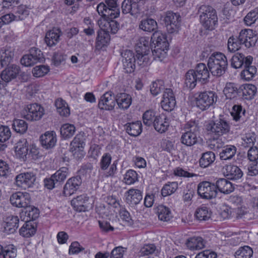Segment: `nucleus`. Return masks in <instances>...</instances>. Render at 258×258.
<instances>
[{
	"label": "nucleus",
	"instance_id": "obj_24",
	"mask_svg": "<svg viewBox=\"0 0 258 258\" xmlns=\"http://www.w3.org/2000/svg\"><path fill=\"white\" fill-rule=\"evenodd\" d=\"M245 111L242 109L241 105H235L233 106L232 111L231 112L233 119L236 121H239L244 127L248 125L245 117Z\"/></svg>",
	"mask_w": 258,
	"mask_h": 258
},
{
	"label": "nucleus",
	"instance_id": "obj_57",
	"mask_svg": "<svg viewBox=\"0 0 258 258\" xmlns=\"http://www.w3.org/2000/svg\"><path fill=\"white\" fill-rule=\"evenodd\" d=\"M164 82L162 80H157L152 83L150 86L151 93L154 96L158 95L162 90L165 89L164 87Z\"/></svg>",
	"mask_w": 258,
	"mask_h": 258
},
{
	"label": "nucleus",
	"instance_id": "obj_10",
	"mask_svg": "<svg viewBox=\"0 0 258 258\" xmlns=\"http://www.w3.org/2000/svg\"><path fill=\"white\" fill-rule=\"evenodd\" d=\"M25 109L23 117L27 120H39L44 114V108L37 103L27 105Z\"/></svg>",
	"mask_w": 258,
	"mask_h": 258
},
{
	"label": "nucleus",
	"instance_id": "obj_34",
	"mask_svg": "<svg viewBox=\"0 0 258 258\" xmlns=\"http://www.w3.org/2000/svg\"><path fill=\"white\" fill-rule=\"evenodd\" d=\"M36 231V225L32 221H26L19 230L21 235L25 237H30L35 234Z\"/></svg>",
	"mask_w": 258,
	"mask_h": 258
},
{
	"label": "nucleus",
	"instance_id": "obj_53",
	"mask_svg": "<svg viewBox=\"0 0 258 258\" xmlns=\"http://www.w3.org/2000/svg\"><path fill=\"white\" fill-rule=\"evenodd\" d=\"M177 182H169L166 183L161 189V195L163 197L169 196L174 192L178 188Z\"/></svg>",
	"mask_w": 258,
	"mask_h": 258
},
{
	"label": "nucleus",
	"instance_id": "obj_47",
	"mask_svg": "<svg viewBox=\"0 0 258 258\" xmlns=\"http://www.w3.org/2000/svg\"><path fill=\"white\" fill-rule=\"evenodd\" d=\"M158 215L159 219L164 222H168L172 218L170 209L163 205L158 207Z\"/></svg>",
	"mask_w": 258,
	"mask_h": 258
},
{
	"label": "nucleus",
	"instance_id": "obj_30",
	"mask_svg": "<svg viewBox=\"0 0 258 258\" xmlns=\"http://www.w3.org/2000/svg\"><path fill=\"white\" fill-rule=\"evenodd\" d=\"M153 126L157 132L160 133H165L169 126V119L164 115H159L156 120H155Z\"/></svg>",
	"mask_w": 258,
	"mask_h": 258
},
{
	"label": "nucleus",
	"instance_id": "obj_43",
	"mask_svg": "<svg viewBox=\"0 0 258 258\" xmlns=\"http://www.w3.org/2000/svg\"><path fill=\"white\" fill-rule=\"evenodd\" d=\"M215 160V155L214 152L208 151L202 154L200 159V166L202 168H206L212 164Z\"/></svg>",
	"mask_w": 258,
	"mask_h": 258
},
{
	"label": "nucleus",
	"instance_id": "obj_50",
	"mask_svg": "<svg viewBox=\"0 0 258 258\" xmlns=\"http://www.w3.org/2000/svg\"><path fill=\"white\" fill-rule=\"evenodd\" d=\"M30 8L26 5H20L18 7L15 12L16 21L23 20L26 19L29 14Z\"/></svg>",
	"mask_w": 258,
	"mask_h": 258
},
{
	"label": "nucleus",
	"instance_id": "obj_42",
	"mask_svg": "<svg viewBox=\"0 0 258 258\" xmlns=\"http://www.w3.org/2000/svg\"><path fill=\"white\" fill-rule=\"evenodd\" d=\"M139 28L144 31L153 32L157 28V23L153 19H145L141 21L139 24Z\"/></svg>",
	"mask_w": 258,
	"mask_h": 258
},
{
	"label": "nucleus",
	"instance_id": "obj_14",
	"mask_svg": "<svg viewBox=\"0 0 258 258\" xmlns=\"http://www.w3.org/2000/svg\"><path fill=\"white\" fill-rule=\"evenodd\" d=\"M162 108L167 111H171L176 105V100L172 90L166 88L163 91L162 100L161 102Z\"/></svg>",
	"mask_w": 258,
	"mask_h": 258
},
{
	"label": "nucleus",
	"instance_id": "obj_56",
	"mask_svg": "<svg viewBox=\"0 0 258 258\" xmlns=\"http://www.w3.org/2000/svg\"><path fill=\"white\" fill-rule=\"evenodd\" d=\"M86 138L84 133L78 134L71 143V146L73 148H84Z\"/></svg>",
	"mask_w": 258,
	"mask_h": 258
},
{
	"label": "nucleus",
	"instance_id": "obj_25",
	"mask_svg": "<svg viewBox=\"0 0 258 258\" xmlns=\"http://www.w3.org/2000/svg\"><path fill=\"white\" fill-rule=\"evenodd\" d=\"M89 200V197L86 195H82L77 196L71 201L72 206L78 212H84L87 210L88 206L87 203Z\"/></svg>",
	"mask_w": 258,
	"mask_h": 258
},
{
	"label": "nucleus",
	"instance_id": "obj_4",
	"mask_svg": "<svg viewBox=\"0 0 258 258\" xmlns=\"http://www.w3.org/2000/svg\"><path fill=\"white\" fill-rule=\"evenodd\" d=\"M206 128L210 134L218 138L229 133L230 125L224 118H219L208 122L206 125Z\"/></svg>",
	"mask_w": 258,
	"mask_h": 258
},
{
	"label": "nucleus",
	"instance_id": "obj_49",
	"mask_svg": "<svg viewBox=\"0 0 258 258\" xmlns=\"http://www.w3.org/2000/svg\"><path fill=\"white\" fill-rule=\"evenodd\" d=\"M25 216L27 217L26 221H32L36 220L39 215V210L34 206H28L25 208Z\"/></svg>",
	"mask_w": 258,
	"mask_h": 258
},
{
	"label": "nucleus",
	"instance_id": "obj_3",
	"mask_svg": "<svg viewBox=\"0 0 258 258\" xmlns=\"http://www.w3.org/2000/svg\"><path fill=\"white\" fill-rule=\"evenodd\" d=\"M200 22L208 30L214 29L218 24V16L215 9L209 5H202L199 10Z\"/></svg>",
	"mask_w": 258,
	"mask_h": 258
},
{
	"label": "nucleus",
	"instance_id": "obj_55",
	"mask_svg": "<svg viewBox=\"0 0 258 258\" xmlns=\"http://www.w3.org/2000/svg\"><path fill=\"white\" fill-rule=\"evenodd\" d=\"M12 126L15 131L21 134L25 133L28 128L27 123L22 119H14Z\"/></svg>",
	"mask_w": 258,
	"mask_h": 258
},
{
	"label": "nucleus",
	"instance_id": "obj_11",
	"mask_svg": "<svg viewBox=\"0 0 258 258\" xmlns=\"http://www.w3.org/2000/svg\"><path fill=\"white\" fill-rule=\"evenodd\" d=\"M198 194L202 199L210 200L216 197L217 191L214 184L204 181L199 184Z\"/></svg>",
	"mask_w": 258,
	"mask_h": 258
},
{
	"label": "nucleus",
	"instance_id": "obj_41",
	"mask_svg": "<svg viewBox=\"0 0 258 258\" xmlns=\"http://www.w3.org/2000/svg\"><path fill=\"white\" fill-rule=\"evenodd\" d=\"M198 81L199 82V80L194 70H189L186 72L184 77V84L187 87L190 89H194Z\"/></svg>",
	"mask_w": 258,
	"mask_h": 258
},
{
	"label": "nucleus",
	"instance_id": "obj_36",
	"mask_svg": "<svg viewBox=\"0 0 258 258\" xmlns=\"http://www.w3.org/2000/svg\"><path fill=\"white\" fill-rule=\"evenodd\" d=\"M104 18L101 29H103L108 33L115 34L119 29V23L117 21L113 20V19L109 18Z\"/></svg>",
	"mask_w": 258,
	"mask_h": 258
},
{
	"label": "nucleus",
	"instance_id": "obj_32",
	"mask_svg": "<svg viewBox=\"0 0 258 258\" xmlns=\"http://www.w3.org/2000/svg\"><path fill=\"white\" fill-rule=\"evenodd\" d=\"M15 152L16 155L20 159L25 160L28 154V143L25 139L20 140L16 144Z\"/></svg>",
	"mask_w": 258,
	"mask_h": 258
},
{
	"label": "nucleus",
	"instance_id": "obj_35",
	"mask_svg": "<svg viewBox=\"0 0 258 258\" xmlns=\"http://www.w3.org/2000/svg\"><path fill=\"white\" fill-rule=\"evenodd\" d=\"M132 101L131 96L126 93H119L116 96V102L120 109H127L131 105Z\"/></svg>",
	"mask_w": 258,
	"mask_h": 258
},
{
	"label": "nucleus",
	"instance_id": "obj_61",
	"mask_svg": "<svg viewBox=\"0 0 258 258\" xmlns=\"http://www.w3.org/2000/svg\"><path fill=\"white\" fill-rule=\"evenodd\" d=\"M241 45L240 43L238 37L235 38L233 36L230 37L228 40V49L230 52H235L239 49L240 45Z\"/></svg>",
	"mask_w": 258,
	"mask_h": 258
},
{
	"label": "nucleus",
	"instance_id": "obj_20",
	"mask_svg": "<svg viewBox=\"0 0 258 258\" xmlns=\"http://www.w3.org/2000/svg\"><path fill=\"white\" fill-rule=\"evenodd\" d=\"M223 169L225 176L229 179L237 180L241 178L243 175L241 170L236 165H226Z\"/></svg>",
	"mask_w": 258,
	"mask_h": 258
},
{
	"label": "nucleus",
	"instance_id": "obj_16",
	"mask_svg": "<svg viewBox=\"0 0 258 258\" xmlns=\"http://www.w3.org/2000/svg\"><path fill=\"white\" fill-rule=\"evenodd\" d=\"M116 103V97L112 92L104 93L99 100L98 106L102 110H111Z\"/></svg>",
	"mask_w": 258,
	"mask_h": 258
},
{
	"label": "nucleus",
	"instance_id": "obj_48",
	"mask_svg": "<svg viewBox=\"0 0 258 258\" xmlns=\"http://www.w3.org/2000/svg\"><path fill=\"white\" fill-rule=\"evenodd\" d=\"M242 95L245 99L250 100L256 93L257 88L252 84H246L241 89Z\"/></svg>",
	"mask_w": 258,
	"mask_h": 258
},
{
	"label": "nucleus",
	"instance_id": "obj_7",
	"mask_svg": "<svg viewBox=\"0 0 258 258\" xmlns=\"http://www.w3.org/2000/svg\"><path fill=\"white\" fill-rule=\"evenodd\" d=\"M69 169L62 167L52 174L50 177L44 179V186L48 189H52L61 185L68 175Z\"/></svg>",
	"mask_w": 258,
	"mask_h": 258
},
{
	"label": "nucleus",
	"instance_id": "obj_51",
	"mask_svg": "<svg viewBox=\"0 0 258 258\" xmlns=\"http://www.w3.org/2000/svg\"><path fill=\"white\" fill-rule=\"evenodd\" d=\"M60 131L61 135L64 139H68L74 135L76 128L73 124L66 123L61 126Z\"/></svg>",
	"mask_w": 258,
	"mask_h": 258
},
{
	"label": "nucleus",
	"instance_id": "obj_12",
	"mask_svg": "<svg viewBox=\"0 0 258 258\" xmlns=\"http://www.w3.org/2000/svg\"><path fill=\"white\" fill-rule=\"evenodd\" d=\"M11 204L17 208H24L29 206L31 203V197L29 193L16 192L10 197Z\"/></svg>",
	"mask_w": 258,
	"mask_h": 258
},
{
	"label": "nucleus",
	"instance_id": "obj_19",
	"mask_svg": "<svg viewBox=\"0 0 258 258\" xmlns=\"http://www.w3.org/2000/svg\"><path fill=\"white\" fill-rule=\"evenodd\" d=\"M19 67L15 64H12L6 68L1 74L2 80L5 84L9 83L16 78L19 73Z\"/></svg>",
	"mask_w": 258,
	"mask_h": 258
},
{
	"label": "nucleus",
	"instance_id": "obj_22",
	"mask_svg": "<svg viewBox=\"0 0 258 258\" xmlns=\"http://www.w3.org/2000/svg\"><path fill=\"white\" fill-rule=\"evenodd\" d=\"M121 9L124 14H130L135 16L139 13V5L135 0H124L122 3Z\"/></svg>",
	"mask_w": 258,
	"mask_h": 258
},
{
	"label": "nucleus",
	"instance_id": "obj_40",
	"mask_svg": "<svg viewBox=\"0 0 258 258\" xmlns=\"http://www.w3.org/2000/svg\"><path fill=\"white\" fill-rule=\"evenodd\" d=\"M237 149L233 145H227L224 147L220 152V158L222 160L232 159L236 154Z\"/></svg>",
	"mask_w": 258,
	"mask_h": 258
},
{
	"label": "nucleus",
	"instance_id": "obj_38",
	"mask_svg": "<svg viewBox=\"0 0 258 258\" xmlns=\"http://www.w3.org/2000/svg\"><path fill=\"white\" fill-rule=\"evenodd\" d=\"M186 245L191 250H200L205 247V242L201 237H193L187 240Z\"/></svg>",
	"mask_w": 258,
	"mask_h": 258
},
{
	"label": "nucleus",
	"instance_id": "obj_2",
	"mask_svg": "<svg viewBox=\"0 0 258 258\" xmlns=\"http://www.w3.org/2000/svg\"><path fill=\"white\" fill-rule=\"evenodd\" d=\"M227 66V59L222 53L214 52L209 58L208 68L211 74L214 76H222L225 73Z\"/></svg>",
	"mask_w": 258,
	"mask_h": 258
},
{
	"label": "nucleus",
	"instance_id": "obj_58",
	"mask_svg": "<svg viewBox=\"0 0 258 258\" xmlns=\"http://www.w3.org/2000/svg\"><path fill=\"white\" fill-rule=\"evenodd\" d=\"M258 19V8L249 12L244 17V21L247 26H251L254 24Z\"/></svg>",
	"mask_w": 258,
	"mask_h": 258
},
{
	"label": "nucleus",
	"instance_id": "obj_54",
	"mask_svg": "<svg viewBox=\"0 0 258 258\" xmlns=\"http://www.w3.org/2000/svg\"><path fill=\"white\" fill-rule=\"evenodd\" d=\"M157 116H158V115H156V112L154 110H147L143 115V122L147 126L153 125L155 120H156V118H157Z\"/></svg>",
	"mask_w": 258,
	"mask_h": 258
},
{
	"label": "nucleus",
	"instance_id": "obj_45",
	"mask_svg": "<svg viewBox=\"0 0 258 258\" xmlns=\"http://www.w3.org/2000/svg\"><path fill=\"white\" fill-rule=\"evenodd\" d=\"M223 92L227 99H231L237 97L239 90L235 84L228 83L223 90Z\"/></svg>",
	"mask_w": 258,
	"mask_h": 258
},
{
	"label": "nucleus",
	"instance_id": "obj_26",
	"mask_svg": "<svg viewBox=\"0 0 258 258\" xmlns=\"http://www.w3.org/2000/svg\"><path fill=\"white\" fill-rule=\"evenodd\" d=\"M126 194V201L131 207L138 205L142 199V192L139 189H130Z\"/></svg>",
	"mask_w": 258,
	"mask_h": 258
},
{
	"label": "nucleus",
	"instance_id": "obj_21",
	"mask_svg": "<svg viewBox=\"0 0 258 258\" xmlns=\"http://www.w3.org/2000/svg\"><path fill=\"white\" fill-rule=\"evenodd\" d=\"M14 55V49L6 46L0 49V68L8 66Z\"/></svg>",
	"mask_w": 258,
	"mask_h": 258
},
{
	"label": "nucleus",
	"instance_id": "obj_44",
	"mask_svg": "<svg viewBox=\"0 0 258 258\" xmlns=\"http://www.w3.org/2000/svg\"><path fill=\"white\" fill-rule=\"evenodd\" d=\"M110 40L109 34L103 29L98 32L96 39V45L97 47L102 48L103 46L108 44Z\"/></svg>",
	"mask_w": 258,
	"mask_h": 258
},
{
	"label": "nucleus",
	"instance_id": "obj_37",
	"mask_svg": "<svg viewBox=\"0 0 258 258\" xmlns=\"http://www.w3.org/2000/svg\"><path fill=\"white\" fill-rule=\"evenodd\" d=\"M248 57H252L250 55L245 56L241 53H236L234 54L230 59L231 66L234 69L241 68L246 63V60Z\"/></svg>",
	"mask_w": 258,
	"mask_h": 258
},
{
	"label": "nucleus",
	"instance_id": "obj_63",
	"mask_svg": "<svg viewBox=\"0 0 258 258\" xmlns=\"http://www.w3.org/2000/svg\"><path fill=\"white\" fill-rule=\"evenodd\" d=\"M11 136V132L8 126L2 125L0 126V142H5Z\"/></svg>",
	"mask_w": 258,
	"mask_h": 258
},
{
	"label": "nucleus",
	"instance_id": "obj_13",
	"mask_svg": "<svg viewBox=\"0 0 258 258\" xmlns=\"http://www.w3.org/2000/svg\"><path fill=\"white\" fill-rule=\"evenodd\" d=\"M238 39L241 45H244L246 48H250L255 45L257 37L252 30L243 29L240 31Z\"/></svg>",
	"mask_w": 258,
	"mask_h": 258
},
{
	"label": "nucleus",
	"instance_id": "obj_59",
	"mask_svg": "<svg viewBox=\"0 0 258 258\" xmlns=\"http://www.w3.org/2000/svg\"><path fill=\"white\" fill-rule=\"evenodd\" d=\"M124 182L126 184H132L138 180V174L133 170H128L124 175Z\"/></svg>",
	"mask_w": 258,
	"mask_h": 258
},
{
	"label": "nucleus",
	"instance_id": "obj_6",
	"mask_svg": "<svg viewBox=\"0 0 258 258\" xmlns=\"http://www.w3.org/2000/svg\"><path fill=\"white\" fill-rule=\"evenodd\" d=\"M217 99L216 93L213 91H205L196 94L195 100L196 106L202 111L207 110Z\"/></svg>",
	"mask_w": 258,
	"mask_h": 258
},
{
	"label": "nucleus",
	"instance_id": "obj_27",
	"mask_svg": "<svg viewBox=\"0 0 258 258\" xmlns=\"http://www.w3.org/2000/svg\"><path fill=\"white\" fill-rule=\"evenodd\" d=\"M19 220L17 216H9L5 220L4 231L8 234L14 233L19 226Z\"/></svg>",
	"mask_w": 258,
	"mask_h": 258
},
{
	"label": "nucleus",
	"instance_id": "obj_9",
	"mask_svg": "<svg viewBox=\"0 0 258 258\" xmlns=\"http://www.w3.org/2000/svg\"><path fill=\"white\" fill-rule=\"evenodd\" d=\"M166 30L169 33H177L180 27L181 17L179 14L168 11L164 19Z\"/></svg>",
	"mask_w": 258,
	"mask_h": 258
},
{
	"label": "nucleus",
	"instance_id": "obj_60",
	"mask_svg": "<svg viewBox=\"0 0 258 258\" xmlns=\"http://www.w3.org/2000/svg\"><path fill=\"white\" fill-rule=\"evenodd\" d=\"M49 71V67L44 65L37 66L33 69L32 73L35 77H41Z\"/></svg>",
	"mask_w": 258,
	"mask_h": 258
},
{
	"label": "nucleus",
	"instance_id": "obj_5",
	"mask_svg": "<svg viewBox=\"0 0 258 258\" xmlns=\"http://www.w3.org/2000/svg\"><path fill=\"white\" fill-rule=\"evenodd\" d=\"M118 0H105V3H101L97 7V11L103 18L115 19L119 15Z\"/></svg>",
	"mask_w": 258,
	"mask_h": 258
},
{
	"label": "nucleus",
	"instance_id": "obj_1",
	"mask_svg": "<svg viewBox=\"0 0 258 258\" xmlns=\"http://www.w3.org/2000/svg\"><path fill=\"white\" fill-rule=\"evenodd\" d=\"M153 55L160 60L166 57L169 43L166 36L161 31H155L151 38Z\"/></svg>",
	"mask_w": 258,
	"mask_h": 258
},
{
	"label": "nucleus",
	"instance_id": "obj_28",
	"mask_svg": "<svg viewBox=\"0 0 258 258\" xmlns=\"http://www.w3.org/2000/svg\"><path fill=\"white\" fill-rule=\"evenodd\" d=\"M215 185L216 189L224 194H229L234 189L232 183L225 178H219L216 181Z\"/></svg>",
	"mask_w": 258,
	"mask_h": 258
},
{
	"label": "nucleus",
	"instance_id": "obj_29",
	"mask_svg": "<svg viewBox=\"0 0 258 258\" xmlns=\"http://www.w3.org/2000/svg\"><path fill=\"white\" fill-rule=\"evenodd\" d=\"M124 128L129 135L137 137L142 133V124L140 121L128 122L124 124Z\"/></svg>",
	"mask_w": 258,
	"mask_h": 258
},
{
	"label": "nucleus",
	"instance_id": "obj_64",
	"mask_svg": "<svg viewBox=\"0 0 258 258\" xmlns=\"http://www.w3.org/2000/svg\"><path fill=\"white\" fill-rule=\"evenodd\" d=\"M136 62L140 67L143 68L148 66L150 63V60L149 55H136Z\"/></svg>",
	"mask_w": 258,
	"mask_h": 258
},
{
	"label": "nucleus",
	"instance_id": "obj_17",
	"mask_svg": "<svg viewBox=\"0 0 258 258\" xmlns=\"http://www.w3.org/2000/svg\"><path fill=\"white\" fill-rule=\"evenodd\" d=\"M82 184V179L80 176L69 178L63 187V194L65 196H71L74 194Z\"/></svg>",
	"mask_w": 258,
	"mask_h": 258
},
{
	"label": "nucleus",
	"instance_id": "obj_52",
	"mask_svg": "<svg viewBox=\"0 0 258 258\" xmlns=\"http://www.w3.org/2000/svg\"><path fill=\"white\" fill-rule=\"evenodd\" d=\"M253 254L252 249L248 246L240 247L235 253V258H250Z\"/></svg>",
	"mask_w": 258,
	"mask_h": 258
},
{
	"label": "nucleus",
	"instance_id": "obj_33",
	"mask_svg": "<svg viewBox=\"0 0 258 258\" xmlns=\"http://www.w3.org/2000/svg\"><path fill=\"white\" fill-rule=\"evenodd\" d=\"M61 31L59 29H53L46 33L45 41L49 46L55 45L59 40Z\"/></svg>",
	"mask_w": 258,
	"mask_h": 258
},
{
	"label": "nucleus",
	"instance_id": "obj_15",
	"mask_svg": "<svg viewBox=\"0 0 258 258\" xmlns=\"http://www.w3.org/2000/svg\"><path fill=\"white\" fill-rule=\"evenodd\" d=\"M15 179L18 186L27 188L33 186L36 181V176L32 172H25L18 174Z\"/></svg>",
	"mask_w": 258,
	"mask_h": 258
},
{
	"label": "nucleus",
	"instance_id": "obj_62",
	"mask_svg": "<svg viewBox=\"0 0 258 258\" xmlns=\"http://www.w3.org/2000/svg\"><path fill=\"white\" fill-rule=\"evenodd\" d=\"M29 54L36 63L42 61L44 60L42 53L40 49L37 48H31Z\"/></svg>",
	"mask_w": 258,
	"mask_h": 258
},
{
	"label": "nucleus",
	"instance_id": "obj_39",
	"mask_svg": "<svg viewBox=\"0 0 258 258\" xmlns=\"http://www.w3.org/2000/svg\"><path fill=\"white\" fill-rule=\"evenodd\" d=\"M17 255V248L13 245L4 247L0 244V258H15Z\"/></svg>",
	"mask_w": 258,
	"mask_h": 258
},
{
	"label": "nucleus",
	"instance_id": "obj_46",
	"mask_svg": "<svg viewBox=\"0 0 258 258\" xmlns=\"http://www.w3.org/2000/svg\"><path fill=\"white\" fill-rule=\"evenodd\" d=\"M211 213L209 208L202 206L196 210L195 216L199 221H207L211 218Z\"/></svg>",
	"mask_w": 258,
	"mask_h": 258
},
{
	"label": "nucleus",
	"instance_id": "obj_31",
	"mask_svg": "<svg viewBox=\"0 0 258 258\" xmlns=\"http://www.w3.org/2000/svg\"><path fill=\"white\" fill-rule=\"evenodd\" d=\"M194 71L197 76L199 82L204 83L209 78V71L205 63H200L198 64Z\"/></svg>",
	"mask_w": 258,
	"mask_h": 258
},
{
	"label": "nucleus",
	"instance_id": "obj_23",
	"mask_svg": "<svg viewBox=\"0 0 258 258\" xmlns=\"http://www.w3.org/2000/svg\"><path fill=\"white\" fill-rule=\"evenodd\" d=\"M56 140V134L53 131L46 132L40 137V142L42 147L47 149L54 147Z\"/></svg>",
	"mask_w": 258,
	"mask_h": 258
},
{
	"label": "nucleus",
	"instance_id": "obj_18",
	"mask_svg": "<svg viewBox=\"0 0 258 258\" xmlns=\"http://www.w3.org/2000/svg\"><path fill=\"white\" fill-rule=\"evenodd\" d=\"M252 57L247 58L244 69L241 72V78L246 81L252 80L257 73V68L255 66L252 65Z\"/></svg>",
	"mask_w": 258,
	"mask_h": 258
},
{
	"label": "nucleus",
	"instance_id": "obj_8",
	"mask_svg": "<svg viewBox=\"0 0 258 258\" xmlns=\"http://www.w3.org/2000/svg\"><path fill=\"white\" fill-rule=\"evenodd\" d=\"M186 128L188 130L181 137V142L187 146H191L198 142L199 127L195 122H188Z\"/></svg>",
	"mask_w": 258,
	"mask_h": 258
}]
</instances>
